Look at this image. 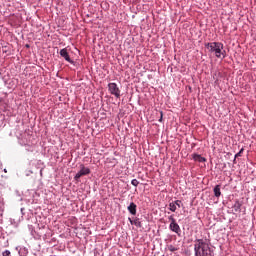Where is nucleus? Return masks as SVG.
<instances>
[{
    "instance_id": "20",
    "label": "nucleus",
    "mask_w": 256,
    "mask_h": 256,
    "mask_svg": "<svg viewBox=\"0 0 256 256\" xmlns=\"http://www.w3.org/2000/svg\"><path fill=\"white\" fill-rule=\"evenodd\" d=\"M159 121L160 122L163 121V112H161V117H160Z\"/></svg>"
},
{
    "instance_id": "17",
    "label": "nucleus",
    "mask_w": 256,
    "mask_h": 256,
    "mask_svg": "<svg viewBox=\"0 0 256 256\" xmlns=\"http://www.w3.org/2000/svg\"><path fill=\"white\" fill-rule=\"evenodd\" d=\"M3 256H11V251L6 250L2 253Z\"/></svg>"
},
{
    "instance_id": "11",
    "label": "nucleus",
    "mask_w": 256,
    "mask_h": 256,
    "mask_svg": "<svg viewBox=\"0 0 256 256\" xmlns=\"http://www.w3.org/2000/svg\"><path fill=\"white\" fill-rule=\"evenodd\" d=\"M169 209H170V211H172L173 213H175V211H177V206L175 205L174 202H171V203L169 204Z\"/></svg>"
},
{
    "instance_id": "7",
    "label": "nucleus",
    "mask_w": 256,
    "mask_h": 256,
    "mask_svg": "<svg viewBox=\"0 0 256 256\" xmlns=\"http://www.w3.org/2000/svg\"><path fill=\"white\" fill-rule=\"evenodd\" d=\"M128 211L131 215H137V204L134 202H131L128 206Z\"/></svg>"
},
{
    "instance_id": "16",
    "label": "nucleus",
    "mask_w": 256,
    "mask_h": 256,
    "mask_svg": "<svg viewBox=\"0 0 256 256\" xmlns=\"http://www.w3.org/2000/svg\"><path fill=\"white\" fill-rule=\"evenodd\" d=\"M174 205H176V208L178 207V209L181 208V200H176L175 202H173Z\"/></svg>"
},
{
    "instance_id": "12",
    "label": "nucleus",
    "mask_w": 256,
    "mask_h": 256,
    "mask_svg": "<svg viewBox=\"0 0 256 256\" xmlns=\"http://www.w3.org/2000/svg\"><path fill=\"white\" fill-rule=\"evenodd\" d=\"M168 250H170L171 253H175V251H178L179 248H177V247H175V246H173V245H169V246H168Z\"/></svg>"
},
{
    "instance_id": "18",
    "label": "nucleus",
    "mask_w": 256,
    "mask_h": 256,
    "mask_svg": "<svg viewBox=\"0 0 256 256\" xmlns=\"http://www.w3.org/2000/svg\"><path fill=\"white\" fill-rule=\"evenodd\" d=\"M169 220L171 221V223H173V221H175V218H173V216H170Z\"/></svg>"
},
{
    "instance_id": "1",
    "label": "nucleus",
    "mask_w": 256,
    "mask_h": 256,
    "mask_svg": "<svg viewBox=\"0 0 256 256\" xmlns=\"http://www.w3.org/2000/svg\"><path fill=\"white\" fill-rule=\"evenodd\" d=\"M195 256H213L211 246L207 243V240L196 239L194 243Z\"/></svg>"
},
{
    "instance_id": "5",
    "label": "nucleus",
    "mask_w": 256,
    "mask_h": 256,
    "mask_svg": "<svg viewBox=\"0 0 256 256\" xmlns=\"http://www.w3.org/2000/svg\"><path fill=\"white\" fill-rule=\"evenodd\" d=\"M170 231H173V233H176V235H181V227L175 220H172V222L169 225Z\"/></svg>"
},
{
    "instance_id": "8",
    "label": "nucleus",
    "mask_w": 256,
    "mask_h": 256,
    "mask_svg": "<svg viewBox=\"0 0 256 256\" xmlns=\"http://www.w3.org/2000/svg\"><path fill=\"white\" fill-rule=\"evenodd\" d=\"M193 159H194V161H197L198 163H205V161H207V159H205V157H203L199 154H194Z\"/></svg>"
},
{
    "instance_id": "2",
    "label": "nucleus",
    "mask_w": 256,
    "mask_h": 256,
    "mask_svg": "<svg viewBox=\"0 0 256 256\" xmlns=\"http://www.w3.org/2000/svg\"><path fill=\"white\" fill-rule=\"evenodd\" d=\"M209 53H213L217 59H225L227 57V51L224 50L223 43L221 42H209L205 44Z\"/></svg>"
},
{
    "instance_id": "10",
    "label": "nucleus",
    "mask_w": 256,
    "mask_h": 256,
    "mask_svg": "<svg viewBox=\"0 0 256 256\" xmlns=\"http://www.w3.org/2000/svg\"><path fill=\"white\" fill-rule=\"evenodd\" d=\"M232 208L235 213H239V211H241V203L239 201H236Z\"/></svg>"
},
{
    "instance_id": "3",
    "label": "nucleus",
    "mask_w": 256,
    "mask_h": 256,
    "mask_svg": "<svg viewBox=\"0 0 256 256\" xmlns=\"http://www.w3.org/2000/svg\"><path fill=\"white\" fill-rule=\"evenodd\" d=\"M108 91L111 95H114L117 99L121 97V90L119 89V86H117V83H109L108 84Z\"/></svg>"
},
{
    "instance_id": "15",
    "label": "nucleus",
    "mask_w": 256,
    "mask_h": 256,
    "mask_svg": "<svg viewBox=\"0 0 256 256\" xmlns=\"http://www.w3.org/2000/svg\"><path fill=\"white\" fill-rule=\"evenodd\" d=\"M131 185H133L134 187H137V186L139 185L138 180H137V179H133V180L131 181Z\"/></svg>"
},
{
    "instance_id": "6",
    "label": "nucleus",
    "mask_w": 256,
    "mask_h": 256,
    "mask_svg": "<svg viewBox=\"0 0 256 256\" xmlns=\"http://www.w3.org/2000/svg\"><path fill=\"white\" fill-rule=\"evenodd\" d=\"M60 55L63 57V59H65V61H67L68 63L73 64V60L71 59V57L69 56V52L67 51V48L61 49L60 50Z\"/></svg>"
},
{
    "instance_id": "19",
    "label": "nucleus",
    "mask_w": 256,
    "mask_h": 256,
    "mask_svg": "<svg viewBox=\"0 0 256 256\" xmlns=\"http://www.w3.org/2000/svg\"><path fill=\"white\" fill-rule=\"evenodd\" d=\"M129 222L131 223V225H134V220L129 218Z\"/></svg>"
},
{
    "instance_id": "13",
    "label": "nucleus",
    "mask_w": 256,
    "mask_h": 256,
    "mask_svg": "<svg viewBox=\"0 0 256 256\" xmlns=\"http://www.w3.org/2000/svg\"><path fill=\"white\" fill-rule=\"evenodd\" d=\"M134 225L136 226V227H141V221L139 220V218H134Z\"/></svg>"
},
{
    "instance_id": "4",
    "label": "nucleus",
    "mask_w": 256,
    "mask_h": 256,
    "mask_svg": "<svg viewBox=\"0 0 256 256\" xmlns=\"http://www.w3.org/2000/svg\"><path fill=\"white\" fill-rule=\"evenodd\" d=\"M91 173V169L85 167V165H81L80 166V171L75 175L74 179L75 181H79V179H81V177L85 176V175H89Z\"/></svg>"
},
{
    "instance_id": "14",
    "label": "nucleus",
    "mask_w": 256,
    "mask_h": 256,
    "mask_svg": "<svg viewBox=\"0 0 256 256\" xmlns=\"http://www.w3.org/2000/svg\"><path fill=\"white\" fill-rule=\"evenodd\" d=\"M243 151H245V149H240V151L235 155V159H237V157H241V155H243Z\"/></svg>"
},
{
    "instance_id": "9",
    "label": "nucleus",
    "mask_w": 256,
    "mask_h": 256,
    "mask_svg": "<svg viewBox=\"0 0 256 256\" xmlns=\"http://www.w3.org/2000/svg\"><path fill=\"white\" fill-rule=\"evenodd\" d=\"M214 195H215V197H221V186L220 185H216L214 187Z\"/></svg>"
}]
</instances>
